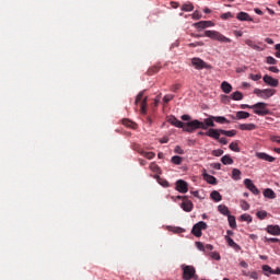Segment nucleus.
I'll return each mask as SVG.
<instances>
[{
  "label": "nucleus",
  "mask_w": 280,
  "mask_h": 280,
  "mask_svg": "<svg viewBox=\"0 0 280 280\" xmlns=\"http://www.w3.org/2000/svg\"><path fill=\"white\" fill-rule=\"evenodd\" d=\"M267 65H276L277 63V59H275L273 57H267L266 60Z\"/></svg>",
  "instance_id": "nucleus-54"
},
{
  "label": "nucleus",
  "mask_w": 280,
  "mask_h": 280,
  "mask_svg": "<svg viewBox=\"0 0 280 280\" xmlns=\"http://www.w3.org/2000/svg\"><path fill=\"white\" fill-rule=\"evenodd\" d=\"M183 270V279L184 280H191V279H198V275H196V268L190 265H182L180 266Z\"/></svg>",
  "instance_id": "nucleus-3"
},
{
  "label": "nucleus",
  "mask_w": 280,
  "mask_h": 280,
  "mask_svg": "<svg viewBox=\"0 0 280 280\" xmlns=\"http://www.w3.org/2000/svg\"><path fill=\"white\" fill-rule=\"evenodd\" d=\"M241 207L244 211H248L250 209V205H248L246 200H241Z\"/></svg>",
  "instance_id": "nucleus-48"
},
{
  "label": "nucleus",
  "mask_w": 280,
  "mask_h": 280,
  "mask_svg": "<svg viewBox=\"0 0 280 280\" xmlns=\"http://www.w3.org/2000/svg\"><path fill=\"white\" fill-rule=\"evenodd\" d=\"M230 150H232V152H240V147H238L237 142H231Z\"/></svg>",
  "instance_id": "nucleus-42"
},
{
  "label": "nucleus",
  "mask_w": 280,
  "mask_h": 280,
  "mask_svg": "<svg viewBox=\"0 0 280 280\" xmlns=\"http://www.w3.org/2000/svg\"><path fill=\"white\" fill-rule=\"evenodd\" d=\"M231 119H248V117H250V114L248 112H244V110H241V112H237L236 113V116H233V115H230Z\"/></svg>",
  "instance_id": "nucleus-15"
},
{
  "label": "nucleus",
  "mask_w": 280,
  "mask_h": 280,
  "mask_svg": "<svg viewBox=\"0 0 280 280\" xmlns=\"http://www.w3.org/2000/svg\"><path fill=\"white\" fill-rule=\"evenodd\" d=\"M192 25H194V27H196V30H207L205 21H200V22L194 23Z\"/></svg>",
  "instance_id": "nucleus-38"
},
{
  "label": "nucleus",
  "mask_w": 280,
  "mask_h": 280,
  "mask_svg": "<svg viewBox=\"0 0 280 280\" xmlns=\"http://www.w3.org/2000/svg\"><path fill=\"white\" fill-rule=\"evenodd\" d=\"M121 121H122V126H126V128H131L132 130H137V128H138L137 122H135L128 118H124Z\"/></svg>",
  "instance_id": "nucleus-16"
},
{
  "label": "nucleus",
  "mask_w": 280,
  "mask_h": 280,
  "mask_svg": "<svg viewBox=\"0 0 280 280\" xmlns=\"http://www.w3.org/2000/svg\"><path fill=\"white\" fill-rule=\"evenodd\" d=\"M249 78L254 82H258V80L261 78V74H250Z\"/></svg>",
  "instance_id": "nucleus-57"
},
{
  "label": "nucleus",
  "mask_w": 280,
  "mask_h": 280,
  "mask_svg": "<svg viewBox=\"0 0 280 280\" xmlns=\"http://www.w3.org/2000/svg\"><path fill=\"white\" fill-rule=\"evenodd\" d=\"M214 116H210L205 119V122L194 119L191 121L186 122L185 132H194L195 130H207V128H215Z\"/></svg>",
  "instance_id": "nucleus-1"
},
{
  "label": "nucleus",
  "mask_w": 280,
  "mask_h": 280,
  "mask_svg": "<svg viewBox=\"0 0 280 280\" xmlns=\"http://www.w3.org/2000/svg\"><path fill=\"white\" fill-rule=\"evenodd\" d=\"M142 156H144V159H148L149 161H152V159H154V156H156V153L150 151H143V153H141Z\"/></svg>",
  "instance_id": "nucleus-35"
},
{
  "label": "nucleus",
  "mask_w": 280,
  "mask_h": 280,
  "mask_svg": "<svg viewBox=\"0 0 280 280\" xmlns=\"http://www.w3.org/2000/svg\"><path fill=\"white\" fill-rule=\"evenodd\" d=\"M202 231H207V222L199 221L192 226L191 233L195 237H202Z\"/></svg>",
  "instance_id": "nucleus-6"
},
{
  "label": "nucleus",
  "mask_w": 280,
  "mask_h": 280,
  "mask_svg": "<svg viewBox=\"0 0 280 280\" xmlns=\"http://www.w3.org/2000/svg\"><path fill=\"white\" fill-rule=\"evenodd\" d=\"M240 130H257V125L255 124H241L238 126Z\"/></svg>",
  "instance_id": "nucleus-23"
},
{
  "label": "nucleus",
  "mask_w": 280,
  "mask_h": 280,
  "mask_svg": "<svg viewBox=\"0 0 280 280\" xmlns=\"http://www.w3.org/2000/svg\"><path fill=\"white\" fill-rule=\"evenodd\" d=\"M167 122L171 124V126H175V128H183L184 132H185V128H187V122H183L180 120H178V118H176V116H170L167 118Z\"/></svg>",
  "instance_id": "nucleus-8"
},
{
  "label": "nucleus",
  "mask_w": 280,
  "mask_h": 280,
  "mask_svg": "<svg viewBox=\"0 0 280 280\" xmlns=\"http://www.w3.org/2000/svg\"><path fill=\"white\" fill-rule=\"evenodd\" d=\"M267 233H269V235H280L279 225H268Z\"/></svg>",
  "instance_id": "nucleus-18"
},
{
  "label": "nucleus",
  "mask_w": 280,
  "mask_h": 280,
  "mask_svg": "<svg viewBox=\"0 0 280 280\" xmlns=\"http://www.w3.org/2000/svg\"><path fill=\"white\" fill-rule=\"evenodd\" d=\"M160 69H161L160 67L153 66V67H151V68L148 70V73H149V75H154V73H159Z\"/></svg>",
  "instance_id": "nucleus-40"
},
{
  "label": "nucleus",
  "mask_w": 280,
  "mask_h": 280,
  "mask_svg": "<svg viewBox=\"0 0 280 280\" xmlns=\"http://www.w3.org/2000/svg\"><path fill=\"white\" fill-rule=\"evenodd\" d=\"M210 197L214 200V202H220L222 200V195H220L218 190H213L210 194Z\"/></svg>",
  "instance_id": "nucleus-31"
},
{
  "label": "nucleus",
  "mask_w": 280,
  "mask_h": 280,
  "mask_svg": "<svg viewBox=\"0 0 280 280\" xmlns=\"http://www.w3.org/2000/svg\"><path fill=\"white\" fill-rule=\"evenodd\" d=\"M275 47L277 49L276 58H280V44H277Z\"/></svg>",
  "instance_id": "nucleus-60"
},
{
  "label": "nucleus",
  "mask_w": 280,
  "mask_h": 280,
  "mask_svg": "<svg viewBox=\"0 0 280 280\" xmlns=\"http://www.w3.org/2000/svg\"><path fill=\"white\" fill-rule=\"evenodd\" d=\"M220 135H222V132H220V129H213L210 128L207 132L206 136L210 137L211 139H220Z\"/></svg>",
  "instance_id": "nucleus-14"
},
{
  "label": "nucleus",
  "mask_w": 280,
  "mask_h": 280,
  "mask_svg": "<svg viewBox=\"0 0 280 280\" xmlns=\"http://www.w3.org/2000/svg\"><path fill=\"white\" fill-rule=\"evenodd\" d=\"M236 19L238 21H253V18H250V15L246 12H240L237 15H236Z\"/></svg>",
  "instance_id": "nucleus-24"
},
{
  "label": "nucleus",
  "mask_w": 280,
  "mask_h": 280,
  "mask_svg": "<svg viewBox=\"0 0 280 280\" xmlns=\"http://www.w3.org/2000/svg\"><path fill=\"white\" fill-rule=\"evenodd\" d=\"M258 220H265V218L268 215V212L261 210L256 213Z\"/></svg>",
  "instance_id": "nucleus-43"
},
{
  "label": "nucleus",
  "mask_w": 280,
  "mask_h": 280,
  "mask_svg": "<svg viewBox=\"0 0 280 280\" xmlns=\"http://www.w3.org/2000/svg\"><path fill=\"white\" fill-rule=\"evenodd\" d=\"M221 163H223V165H233V160L231 159V155H223L221 158Z\"/></svg>",
  "instance_id": "nucleus-32"
},
{
  "label": "nucleus",
  "mask_w": 280,
  "mask_h": 280,
  "mask_svg": "<svg viewBox=\"0 0 280 280\" xmlns=\"http://www.w3.org/2000/svg\"><path fill=\"white\" fill-rule=\"evenodd\" d=\"M265 84H268V86H273V88H277L279 86V80L266 74L264 78H262Z\"/></svg>",
  "instance_id": "nucleus-12"
},
{
  "label": "nucleus",
  "mask_w": 280,
  "mask_h": 280,
  "mask_svg": "<svg viewBox=\"0 0 280 280\" xmlns=\"http://www.w3.org/2000/svg\"><path fill=\"white\" fill-rule=\"evenodd\" d=\"M171 163L174 165H180V163H183V158L175 155L171 159Z\"/></svg>",
  "instance_id": "nucleus-37"
},
{
  "label": "nucleus",
  "mask_w": 280,
  "mask_h": 280,
  "mask_svg": "<svg viewBox=\"0 0 280 280\" xmlns=\"http://www.w3.org/2000/svg\"><path fill=\"white\" fill-rule=\"evenodd\" d=\"M218 211H220L222 215H231V211H229V207L224 205L218 206Z\"/></svg>",
  "instance_id": "nucleus-29"
},
{
  "label": "nucleus",
  "mask_w": 280,
  "mask_h": 280,
  "mask_svg": "<svg viewBox=\"0 0 280 280\" xmlns=\"http://www.w3.org/2000/svg\"><path fill=\"white\" fill-rule=\"evenodd\" d=\"M203 36L211 38V40H218V43H233V40L218 31H205Z\"/></svg>",
  "instance_id": "nucleus-2"
},
{
  "label": "nucleus",
  "mask_w": 280,
  "mask_h": 280,
  "mask_svg": "<svg viewBox=\"0 0 280 280\" xmlns=\"http://www.w3.org/2000/svg\"><path fill=\"white\" fill-rule=\"evenodd\" d=\"M233 13H231V12H226V13H222L221 14V19L223 20V21H226V20H229V19H233Z\"/></svg>",
  "instance_id": "nucleus-47"
},
{
  "label": "nucleus",
  "mask_w": 280,
  "mask_h": 280,
  "mask_svg": "<svg viewBox=\"0 0 280 280\" xmlns=\"http://www.w3.org/2000/svg\"><path fill=\"white\" fill-rule=\"evenodd\" d=\"M212 119L217 124H231V121H229V119H226V117H224V116H214V117H212Z\"/></svg>",
  "instance_id": "nucleus-27"
},
{
  "label": "nucleus",
  "mask_w": 280,
  "mask_h": 280,
  "mask_svg": "<svg viewBox=\"0 0 280 280\" xmlns=\"http://www.w3.org/2000/svg\"><path fill=\"white\" fill-rule=\"evenodd\" d=\"M264 242H266L267 244H277V242H280L279 238H270V237H265Z\"/></svg>",
  "instance_id": "nucleus-45"
},
{
  "label": "nucleus",
  "mask_w": 280,
  "mask_h": 280,
  "mask_svg": "<svg viewBox=\"0 0 280 280\" xmlns=\"http://www.w3.org/2000/svg\"><path fill=\"white\" fill-rule=\"evenodd\" d=\"M174 152L175 154H185V151L183 150V148H180V145H176Z\"/></svg>",
  "instance_id": "nucleus-53"
},
{
  "label": "nucleus",
  "mask_w": 280,
  "mask_h": 280,
  "mask_svg": "<svg viewBox=\"0 0 280 280\" xmlns=\"http://www.w3.org/2000/svg\"><path fill=\"white\" fill-rule=\"evenodd\" d=\"M196 246L198 250H201L202 253H205V244H202V242H196Z\"/></svg>",
  "instance_id": "nucleus-55"
},
{
  "label": "nucleus",
  "mask_w": 280,
  "mask_h": 280,
  "mask_svg": "<svg viewBox=\"0 0 280 280\" xmlns=\"http://www.w3.org/2000/svg\"><path fill=\"white\" fill-rule=\"evenodd\" d=\"M220 132L225 137H235V135H237V131L235 129H232V130L220 129Z\"/></svg>",
  "instance_id": "nucleus-30"
},
{
  "label": "nucleus",
  "mask_w": 280,
  "mask_h": 280,
  "mask_svg": "<svg viewBox=\"0 0 280 280\" xmlns=\"http://www.w3.org/2000/svg\"><path fill=\"white\" fill-rule=\"evenodd\" d=\"M257 159H260L261 161H267L268 163H275L276 159L272 155H269L264 152L256 153Z\"/></svg>",
  "instance_id": "nucleus-13"
},
{
  "label": "nucleus",
  "mask_w": 280,
  "mask_h": 280,
  "mask_svg": "<svg viewBox=\"0 0 280 280\" xmlns=\"http://www.w3.org/2000/svg\"><path fill=\"white\" fill-rule=\"evenodd\" d=\"M188 47H205V42H195L188 44Z\"/></svg>",
  "instance_id": "nucleus-50"
},
{
  "label": "nucleus",
  "mask_w": 280,
  "mask_h": 280,
  "mask_svg": "<svg viewBox=\"0 0 280 280\" xmlns=\"http://www.w3.org/2000/svg\"><path fill=\"white\" fill-rule=\"evenodd\" d=\"M232 178H233V180H241L242 179V171H240L237 168H233Z\"/></svg>",
  "instance_id": "nucleus-28"
},
{
  "label": "nucleus",
  "mask_w": 280,
  "mask_h": 280,
  "mask_svg": "<svg viewBox=\"0 0 280 280\" xmlns=\"http://www.w3.org/2000/svg\"><path fill=\"white\" fill-rule=\"evenodd\" d=\"M191 65L198 71H200L202 69H211V66H209V63L205 62V60L197 58V57L191 59Z\"/></svg>",
  "instance_id": "nucleus-7"
},
{
  "label": "nucleus",
  "mask_w": 280,
  "mask_h": 280,
  "mask_svg": "<svg viewBox=\"0 0 280 280\" xmlns=\"http://www.w3.org/2000/svg\"><path fill=\"white\" fill-rule=\"evenodd\" d=\"M203 179L207 180L209 185H218V179L214 176L209 175L207 173H203Z\"/></svg>",
  "instance_id": "nucleus-22"
},
{
  "label": "nucleus",
  "mask_w": 280,
  "mask_h": 280,
  "mask_svg": "<svg viewBox=\"0 0 280 280\" xmlns=\"http://www.w3.org/2000/svg\"><path fill=\"white\" fill-rule=\"evenodd\" d=\"M209 257H211V259H214L215 261H220V259H221L220 253H218V252L210 253Z\"/></svg>",
  "instance_id": "nucleus-41"
},
{
  "label": "nucleus",
  "mask_w": 280,
  "mask_h": 280,
  "mask_svg": "<svg viewBox=\"0 0 280 280\" xmlns=\"http://www.w3.org/2000/svg\"><path fill=\"white\" fill-rule=\"evenodd\" d=\"M205 25H206V28H207V27H213V25H215V24L211 21H205Z\"/></svg>",
  "instance_id": "nucleus-62"
},
{
  "label": "nucleus",
  "mask_w": 280,
  "mask_h": 280,
  "mask_svg": "<svg viewBox=\"0 0 280 280\" xmlns=\"http://www.w3.org/2000/svg\"><path fill=\"white\" fill-rule=\"evenodd\" d=\"M192 19L195 21H200V19H202V14H200V12L198 11H195L192 14H191Z\"/></svg>",
  "instance_id": "nucleus-51"
},
{
  "label": "nucleus",
  "mask_w": 280,
  "mask_h": 280,
  "mask_svg": "<svg viewBox=\"0 0 280 280\" xmlns=\"http://www.w3.org/2000/svg\"><path fill=\"white\" fill-rule=\"evenodd\" d=\"M228 220L231 229H237V223L235 222V218L233 215L229 214Z\"/></svg>",
  "instance_id": "nucleus-36"
},
{
  "label": "nucleus",
  "mask_w": 280,
  "mask_h": 280,
  "mask_svg": "<svg viewBox=\"0 0 280 280\" xmlns=\"http://www.w3.org/2000/svg\"><path fill=\"white\" fill-rule=\"evenodd\" d=\"M225 241L231 248H234V250H242V247L231 238V236H225Z\"/></svg>",
  "instance_id": "nucleus-17"
},
{
  "label": "nucleus",
  "mask_w": 280,
  "mask_h": 280,
  "mask_svg": "<svg viewBox=\"0 0 280 280\" xmlns=\"http://www.w3.org/2000/svg\"><path fill=\"white\" fill-rule=\"evenodd\" d=\"M132 150H135V152H138V154H143V149L137 143L132 144Z\"/></svg>",
  "instance_id": "nucleus-44"
},
{
  "label": "nucleus",
  "mask_w": 280,
  "mask_h": 280,
  "mask_svg": "<svg viewBox=\"0 0 280 280\" xmlns=\"http://www.w3.org/2000/svg\"><path fill=\"white\" fill-rule=\"evenodd\" d=\"M213 156H222L224 154V151L222 149H218L212 151Z\"/></svg>",
  "instance_id": "nucleus-52"
},
{
  "label": "nucleus",
  "mask_w": 280,
  "mask_h": 280,
  "mask_svg": "<svg viewBox=\"0 0 280 280\" xmlns=\"http://www.w3.org/2000/svg\"><path fill=\"white\" fill-rule=\"evenodd\" d=\"M149 167L154 174H161V167H159V164L152 162Z\"/></svg>",
  "instance_id": "nucleus-34"
},
{
  "label": "nucleus",
  "mask_w": 280,
  "mask_h": 280,
  "mask_svg": "<svg viewBox=\"0 0 280 280\" xmlns=\"http://www.w3.org/2000/svg\"><path fill=\"white\" fill-rule=\"evenodd\" d=\"M182 12H194V4L190 2L183 4Z\"/></svg>",
  "instance_id": "nucleus-33"
},
{
  "label": "nucleus",
  "mask_w": 280,
  "mask_h": 280,
  "mask_svg": "<svg viewBox=\"0 0 280 280\" xmlns=\"http://www.w3.org/2000/svg\"><path fill=\"white\" fill-rule=\"evenodd\" d=\"M245 45H247L248 47H250V49H254L255 51H262L264 50L261 48V46L255 44V42H253L252 39H246Z\"/></svg>",
  "instance_id": "nucleus-20"
},
{
  "label": "nucleus",
  "mask_w": 280,
  "mask_h": 280,
  "mask_svg": "<svg viewBox=\"0 0 280 280\" xmlns=\"http://www.w3.org/2000/svg\"><path fill=\"white\" fill-rule=\"evenodd\" d=\"M250 279L257 280L259 279V275L257 273V271H253L249 275H247Z\"/></svg>",
  "instance_id": "nucleus-56"
},
{
  "label": "nucleus",
  "mask_w": 280,
  "mask_h": 280,
  "mask_svg": "<svg viewBox=\"0 0 280 280\" xmlns=\"http://www.w3.org/2000/svg\"><path fill=\"white\" fill-rule=\"evenodd\" d=\"M231 98L234 100V102H240V101L244 100V94H242V92H240V91H236L231 94Z\"/></svg>",
  "instance_id": "nucleus-26"
},
{
  "label": "nucleus",
  "mask_w": 280,
  "mask_h": 280,
  "mask_svg": "<svg viewBox=\"0 0 280 280\" xmlns=\"http://www.w3.org/2000/svg\"><path fill=\"white\" fill-rule=\"evenodd\" d=\"M271 141H273L275 143H280V137L279 136H272Z\"/></svg>",
  "instance_id": "nucleus-61"
},
{
  "label": "nucleus",
  "mask_w": 280,
  "mask_h": 280,
  "mask_svg": "<svg viewBox=\"0 0 280 280\" xmlns=\"http://www.w3.org/2000/svg\"><path fill=\"white\" fill-rule=\"evenodd\" d=\"M221 89L223 91V93H231V91H233V85H231L229 82L226 81H223L222 84H221Z\"/></svg>",
  "instance_id": "nucleus-25"
},
{
  "label": "nucleus",
  "mask_w": 280,
  "mask_h": 280,
  "mask_svg": "<svg viewBox=\"0 0 280 280\" xmlns=\"http://www.w3.org/2000/svg\"><path fill=\"white\" fill-rule=\"evenodd\" d=\"M172 100H174V94H166L164 97H163V102L165 104L172 102Z\"/></svg>",
  "instance_id": "nucleus-49"
},
{
  "label": "nucleus",
  "mask_w": 280,
  "mask_h": 280,
  "mask_svg": "<svg viewBox=\"0 0 280 280\" xmlns=\"http://www.w3.org/2000/svg\"><path fill=\"white\" fill-rule=\"evenodd\" d=\"M262 270H264V272H269V275H273V272H275V269H272V267L268 266V265H264Z\"/></svg>",
  "instance_id": "nucleus-46"
},
{
  "label": "nucleus",
  "mask_w": 280,
  "mask_h": 280,
  "mask_svg": "<svg viewBox=\"0 0 280 280\" xmlns=\"http://www.w3.org/2000/svg\"><path fill=\"white\" fill-rule=\"evenodd\" d=\"M264 90L255 89L254 93L257 95V97H261Z\"/></svg>",
  "instance_id": "nucleus-58"
},
{
  "label": "nucleus",
  "mask_w": 280,
  "mask_h": 280,
  "mask_svg": "<svg viewBox=\"0 0 280 280\" xmlns=\"http://www.w3.org/2000/svg\"><path fill=\"white\" fill-rule=\"evenodd\" d=\"M262 194L265 198H269L270 200H275V198H277V194H275V190L270 188H266Z\"/></svg>",
  "instance_id": "nucleus-21"
},
{
  "label": "nucleus",
  "mask_w": 280,
  "mask_h": 280,
  "mask_svg": "<svg viewBox=\"0 0 280 280\" xmlns=\"http://www.w3.org/2000/svg\"><path fill=\"white\" fill-rule=\"evenodd\" d=\"M159 141H160V143H168L170 142V138L164 137V138H161Z\"/></svg>",
  "instance_id": "nucleus-63"
},
{
  "label": "nucleus",
  "mask_w": 280,
  "mask_h": 280,
  "mask_svg": "<svg viewBox=\"0 0 280 280\" xmlns=\"http://www.w3.org/2000/svg\"><path fill=\"white\" fill-rule=\"evenodd\" d=\"M143 93H145V91H141L138 95H137V97H136V101H135V105L136 106H139V104H140V110H141V113H142V115H145V113H147V106H148V96H145L144 98H143Z\"/></svg>",
  "instance_id": "nucleus-5"
},
{
  "label": "nucleus",
  "mask_w": 280,
  "mask_h": 280,
  "mask_svg": "<svg viewBox=\"0 0 280 280\" xmlns=\"http://www.w3.org/2000/svg\"><path fill=\"white\" fill-rule=\"evenodd\" d=\"M252 110H254L255 115H259L260 117L270 115V109H268V104L261 103V102L252 105Z\"/></svg>",
  "instance_id": "nucleus-4"
},
{
  "label": "nucleus",
  "mask_w": 280,
  "mask_h": 280,
  "mask_svg": "<svg viewBox=\"0 0 280 280\" xmlns=\"http://www.w3.org/2000/svg\"><path fill=\"white\" fill-rule=\"evenodd\" d=\"M178 2L172 1L171 2V8H173L174 10H176L178 8Z\"/></svg>",
  "instance_id": "nucleus-64"
},
{
  "label": "nucleus",
  "mask_w": 280,
  "mask_h": 280,
  "mask_svg": "<svg viewBox=\"0 0 280 280\" xmlns=\"http://www.w3.org/2000/svg\"><path fill=\"white\" fill-rule=\"evenodd\" d=\"M180 207L183 211H186V213H190V211H194V202H191V200H188L187 198H184Z\"/></svg>",
  "instance_id": "nucleus-11"
},
{
  "label": "nucleus",
  "mask_w": 280,
  "mask_h": 280,
  "mask_svg": "<svg viewBox=\"0 0 280 280\" xmlns=\"http://www.w3.org/2000/svg\"><path fill=\"white\" fill-rule=\"evenodd\" d=\"M269 71H271V73H279V68L272 66V67H269Z\"/></svg>",
  "instance_id": "nucleus-59"
},
{
  "label": "nucleus",
  "mask_w": 280,
  "mask_h": 280,
  "mask_svg": "<svg viewBox=\"0 0 280 280\" xmlns=\"http://www.w3.org/2000/svg\"><path fill=\"white\" fill-rule=\"evenodd\" d=\"M176 189L177 191H179V194H187V191H189V185L187 184V182L178 179L176 182Z\"/></svg>",
  "instance_id": "nucleus-10"
},
{
  "label": "nucleus",
  "mask_w": 280,
  "mask_h": 280,
  "mask_svg": "<svg viewBox=\"0 0 280 280\" xmlns=\"http://www.w3.org/2000/svg\"><path fill=\"white\" fill-rule=\"evenodd\" d=\"M244 185H245L246 189H248L249 191H252V194H254V196H259V194H260L259 188H257V186H255L253 180H250L249 178H246V179H244Z\"/></svg>",
  "instance_id": "nucleus-9"
},
{
  "label": "nucleus",
  "mask_w": 280,
  "mask_h": 280,
  "mask_svg": "<svg viewBox=\"0 0 280 280\" xmlns=\"http://www.w3.org/2000/svg\"><path fill=\"white\" fill-rule=\"evenodd\" d=\"M275 93H277V91L273 89H265V90H262L261 98L268 100V98L272 97V95H275Z\"/></svg>",
  "instance_id": "nucleus-19"
},
{
  "label": "nucleus",
  "mask_w": 280,
  "mask_h": 280,
  "mask_svg": "<svg viewBox=\"0 0 280 280\" xmlns=\"http://www.w3.org/2000/svg\"><path fill=\"white\" fill-rule=\"evenodd\" d=\"M241 220H242V222H248V223H250V222H253V217H250V214H242L241 215Z\"/></svg>",
  "instance_id": "nucleus-39"
}]
</instances>
